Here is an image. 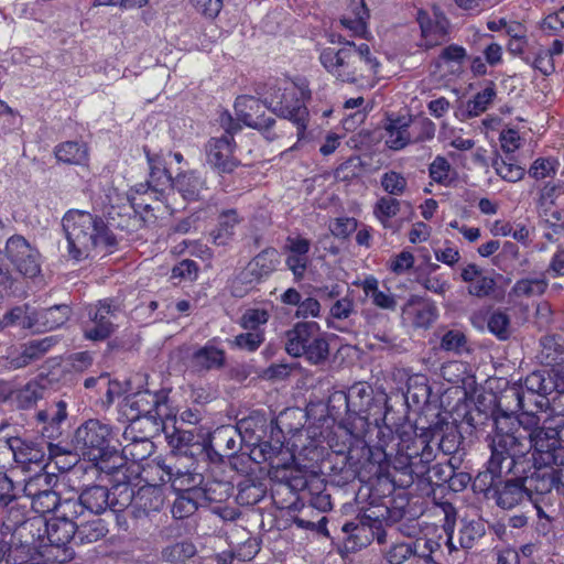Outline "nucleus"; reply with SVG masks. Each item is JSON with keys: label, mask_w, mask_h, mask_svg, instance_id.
Returning a JSON list of instances; mask_svg holds the SVG:
<instances>
[{"label": "nucleus", "mask_w": 564, "mask_h": 564, "mask_svg": "<svg viewBox=\"0 0 564 564\" xmlns=\"http://www.w3.org/2000/svg\"><path fill=\"white\" fill-rule=\"evenodd\" d=\"M55 313H59L63 316H69L72 314H74L72 308L66 304L53 305V306L43 308L42 311H37L35 307H33L29 304H25L23 306H18V307L12 308L11 311L7 312L3 317H12V318L36 317L37 315H43V314L53 315Z\"/></svg>", "instance_id": "nucleus-49"}, {"label": "nucleus", "mask_w": 564, "mask_h": 564, "mask_svg": "<svg viewBox=\"0 0 564 564\" xmlns=\"http://www.w3.org/2000/svg\"><path fill=\"white\" fill-rule=\"evenodd\" d=\"M549 286L545 273L535 278H525L518 280L511 289V293L517 297H531L542 295Z\"/></svg>", "instance_id": "nucleus-45"}, {"label": "nucleus", "mask_w": 564, "mask_h": 564, "mask_svg": "<svg viewBox=\"0 0 564 564\" xmlns=\"http://www.w3.org/2000/svg\"><path fill=\"white\" fill-rule=\"evenodd\" d=\"M495 431L492 435L507 434L517 440V445L523 447V455L529 457L532 448L536 453H545L542 435L545 436L544 424L540 426V417L531 412L523 411L519 417L502 412L494 420ZM535 455V453H533Z\"/></svg>", "instance_id": "nucleus-8"}, {"label": "nucleus", "mask_w": 564, "mask_h": 564, "mask_svg": "<svg viewBox=\"0 0 564 564\" xmlns=\"http://www.w3.org/2000/svg\"><path fill=\"white\" fill-rule=\"evenodd\" d=\"M57 482V476L46 469H37L35 474L24 481L23 492L30 500H33L41 494L54 488Z\"/></svg>", "instance_id": "nucleus-39"}, {"label": "nucleus", "mask_w": 564, "mask_h": 564, "mask_svg": "<svg viewBox=\"0 0 564 564\" xmlns=\"http://www.w3.org/2000/svg\"><path fill=\"white\" fill-rule=\"evenodd\" d=\"M489 447L491 454L485 469L480 470L471 482L474 492L482 494L487 499L491 498L498 480L506 471V465H509L519 445L512 435L499 434L490 436Z\"/></svg>", "instance_id": "nucleus-9"}, {"label": "nucleus", "mask_w": 564, "mask_h": 564, "mask_svg": "<svg viewBox=\"0 0 564 564\" xmlns=\"http://www.w3.org/2000/svg\"><path fill=\"white\" fill-rule=\"evenodd\" d=\"M173 467L171 486L174 491L203 495L200 485L204 481V477L200 473L195 471L192 463L184 465L181 459H176Z\"/></svg>", "instance_id": "nucleus-28"}, {"label": "nucleus", "mask_w": 564, "mask_h": 564, "mask_svg": "<svg viewBox=\"0 0 564 564\" xmlns=\"http://www.w3.org/2000/svg\"><path fill=\"white\" fill-rule=\"evenodd\" d=\"M434 424L442 425L438 434L433 438V442L437 441L438 449L445 455L456 454L463 443V435L457 426L451 425L440 417Z\"/></svg>", "instance_id": "nucleus-37"}, {"label": "nucleus", "mask_w": 564, "mask_h": 564, "mask_svg": "<svg viewBox=\"0 0 564 564\" xmlns=\"http://www.w3.org/2000/svg\"><path fill=\"white\" fill-rule=\"evenodd\" d=\"M263 105L258 98L252 96H239L235 101V112L238 121L245 126L259 131L269 132L275 123L274 118L267 117Z\"/></svg>", "instance_id": "nucleus-18"}, {"label": "nucleus", "mask_w": 564, "mask_h": 564, "mask_svg": "<svg viewBox=\"0 0 564 564\" xmlns=\"http://www.w3.org/2000/svg\"><path fill=\"white\" fill-rule=\"evenodd\" d=\"M378 284V280L373 275H369L360 283V286L376 306L383 310H394L397 306L394 296L390 292L379 290Z\"/></svg>", "instance_id": "nucleus-42"}, {"label": "nucleus", "mask_w": 564, "mask_h": 564, "mask_svg": "<svg viewBox=\"0 0 564 564\" xmlns=\"http://www.w3.org/2000/svg\"><path fill=\"white\" fill-rule=\"evenodd\" d=\"M200 497V494L177 492L171 508L173 518L181 520L193 516L198 509L197 499Z\"/></svg>", "instance_id": "nucleus-48"}, {"label": "nucleus", "mask_w": 564, "mask_h": 564, "mask_svg": "<svg viewBox=\"0 0 564 564\" xmlns=\"http://www.w3.org/2000/svg\"><path fill=\"white\" fill-rule=\"evenodd\" d=\"M381 186L390 196H400L404 194L408 182L404 176L394 171L386 172L381 176Z\"/></svg>", "instance_id": "nucleus-61"}, {"label": "nucleus", "mask_w": 564, "mask_h": 564, "mask_svg": "<svg viewBox=\"0 0 564 564\" xmlns=\"http://www.w3.org/2000/svg\"><path fill=\"white\" fill-rule=\"evenodd\" d=\"M330 42L339 47H325L319 62L326 72L343 84L359 88H372L378 80L380 62L367 43L356 44L341 35H332Z\"/></svg>", "instance_id": "nucleus-4"}, {"label": "nucleus", "mask_w": 564, "mask_h": 564, "mask_svg": "<svg viewBox=\"0 0 564 564\" xmlns=\"http://www.w3.org/2000/svg\"><path fill=\"white\" fill-rule=\"evenodd\" d=\"M452 166L446 158L437 155L433 162L430 164L429 173L430 177L442 185H447L451 182V173Z\"/></svg>", "instance_id": "nucleus-62"}, {"label": "nucleus", "mask_w": 564, "mask_h": 564, "mask_svg": "<svg viewBox=\"0 0 564 564\" xmlns=\"http://www.w3.org/2000/svg\"><path fill=\"white\" fill-rule=\"evenodd\" d=\"M46 382V376L41 373L18 389L15 392V401L18 406L23 410L35 406L37 401L43 399L45 394Z\"/></svg>", "instance_id": "nucleus-31"}, {"label": "nucleus", "mask_w": 564, "mask_h": 564, "mask_svg": "<svg viewBox=\"0 0 564 564\" xmlns=\"http://www.w3.org/2000/svg\"><path fill=\"white\" fill-rule=\"evenodd\" d=\"M165 496L162 487L141 486L134 497V511L135 518L149 517L152 513L160 512L164 506Z\"/></svg>", "instance_id": "nucleus-27"}, {"label": "nucleus", "mask_w": 564, "mask_h": 564, "mask_svg": "<svg viewBox=\"0 0 564 564\" xmlns=\"http://www.w3.org/2000/svg\"><path fill=\"white\" fill-rule=\"evenodd\" d=\"M274 505L281 510L299 511L293 522L297 528L316 531L327 538V518L322 516L317 521L313 518L332 509L330 495L322 479L305 481L300 492L290 482H280L272 489Z\"/></svg>", "instance_id": "nucleus-5"}, {"label": "nucleus", "mask_w": 564, "mask_h": 564, "mask_svg": "<svg viewBox=\"0 0 564 564\" xmlns=\"http://www.w3.org/2000/svg\"><path fill=\"white\" fill-rule=\"evenodd\" d=\"M386 145L394 151L404 149L411 142L410 120L405 118H389L384 126Z\"/></svg>", "instance_id": "nucleus-32"}, {"label": "nucleus", "mask_w": 564, "mask_h": 564, "mask_svg": "<svg viewBox=\"0 0 564 564\" xmlns=\"http://www.w3.org/2000/svg\"><path fill=\"white\" fill-rule=\"evenodd\" d=\"M269 319H240L243 328H251L252 332L242 333L236 336L235 343L238 347L249 351L257 350L264 340V334L259 327Z\"/></svg>", "instance_id": "nucleus-40"}, {"label": "nucleus", "mask_w": 564, "mask_h": 564, "mask_svg": "<svg viewBox=\"0 0 564 564\" xmlns=\"http://www.w3.org/2000/svg\"><path fill=\"white\" fill-rule=\"evenodd\" d=\"M47 543L44 545L43 555L53 563L63 564L74 557V551L68 545L72 540L76 542V522L53 516L48 520H42Z\"/></svg>", "instance_id": "nucleus-16"}, {"label": "nucleus", "mask_w": 564, "mask_h": 564, "mask_svg": "<svg viewBox=\"0 0 564 564\" xmlns=\"http://www.w3.org/2000/svg\"><path fill=\"white\" fill-rule=\"evenodd\" d=\"M401 207V202L392 196L380 197L375 207L373 215L384 228H391L390 219L394 217Z\"/></svg>", "instance_id": "nucleus-50"}, {"label": "nucleus", "mask_w": 564, "mask_h": 564, "mask_svg": "<svg viewBox=\"0 0 564 564\" xmlns=\"http://www.w3.org/2000/svg\"><path fill=\"white\" fill-rule=\"evenodd\" d=\"M496 97L495 84L492 82L481 91L477 93L473 100L467 102L469 116L477 117L488 109V106Z\"/></svg>", "instance_id": "nucleus-56"}, {"label": "nucleus", "mask_w": 564, "mask_h": 564, "mask_svg": "<svg viewBox=\"0 0 564 564\" xmlns=\"http://www.w3.org/2000/svg\"><path fill=\"white\" fill-rule=\"evenodd\" d=\"M242 220L235 208L221 210L216 227L209 232L212 243L218 247L229 246L235 239L236 228Z\"/></svg>", "instance_id": "nucleus-25"}, {"label": "nucleus", "mask_w": 564, "mask_h": 564, "mask_svg": "<svg viewBox=\"0 0 564 564\" xmlns=\"http://www.w3.org/2000/svg\"><path fill=\"white\" fill-rule=\"evenodd\" d=\"M236 143L230 135L212 138L206 144L207 163L220 173H231L239 161L234 156Z\"/></svg>", "instance_id": "nucleus-19"}, {"label": "nucleus", "mask_w": 564, "mask_h": 564, "mask_svg": "<svg viewBox=\"0 0 564 564\" xmlns=\"http://www.w3.org/2000/svg\"><path fill=\"white\" fill-rule=\"evenodd\" d=\"M35 535L32 534L31 541L24 540L21 541L20 545L8 550L7 563L11 564H45L41 562H29L28 557L31 551L34 549Z\"/></svg>", "instance_id": "nucleus-60"}, {"label": "nucleus", "mask_w": 564, "mask_h": 564, "mask_svg": "<svg viewBox=\"0 0 564 564\" xmlns=\"http://www.w3.org/2000/svg\"><path fill=\"white\" fill-rule=\"evenodd\" d=\"M109 532L107 522L101 518L76 522V543L88 544L104 539Z\"/></svg>", "instance_id": "nucleus-38"}, {"label": "nucleus", "mask_w": 564, "mask_h": 564, "mask_svg": "<svg viewBox=\"0 0 564 564\" xmlns=\"http://www.w3.org/2000/svg\"><path fill=\"white\" fill-rule=\"evenodd\" d=\"M197 550L193 542L181 541L166 545L161 551L162 560L169 563H184L186 560L193 557Z\"/></svg>", "instance_id": "nucleus-46"}, {"label": "nucleus", "mask_w": 564, "mask_h": 564, "mask_svg": "<svg viewBox=\"0 0 564 564\" xmlns=\"http://www.w3.org/2000/svg\"><path fill=\"white\" fill-rule=\"evenodd\" d=\"M174 459V456H170L167 458L150 459L141 464L139 477L145 482L144 486H151V484H153L154 486L161 487L164 484H171L174 470V462L172 460Z\"/></svg>", "instance_id": "nucleus-26"}, {"label": "nucleus", "mask_w": 564, "mask_h": 564, "mask_svg": "<svg viewBox=\"0 0 564 564\" xmlns=\"http://www.w3.org/2000/svg\"><path fill=\"white\" fill-rule=\"evenodd\" d=\"M350 11L354 18L343 17L340 24L351 32V35L366 37L368 33L367 19L369 18L368 9L364 0H350Z\"/></svg>", "instance_id": "nucleus-35"}, {"label": "nucleus", "mask_w": 564, "mask_h": 564, "mask_svg": "<svg viewBox=\"0 0 564 564\" xmlns=\"http://www.w3.org/2000/svg\"><path fill=\"white\" fill-rule=\"evenodd\" d=\"M448 473L438 480L446 482L448 488L454 492L463 491L468 485H471L473 478L470 474L465 471H456L454 467H447Z\"/></svg>", "instance_id": "nucleus-63"}, {"label": "nucleus", "mask_w": 564, "mask_h": 564, "mask_svg": "<svg viewBox=\"0 0 564 564\" xmlns=\"http://www.w3.org/2000/svg\"><path fill=\"white\" fill-rule=\"evenodd\" d=\"M296 87L275 88L267 98L268 108L281 118L290 120L296 127L297 140L301 141L308 123V110Z\"/></svg>", "instance_id": "nucleus-14"}, {"label": "nucleus", "mask_w": 564, "mask_h": 564, "mask_svg": "<svg viewBox=\"0 0 564 564\" xmlns=\"http://www.w3.org/2000/svg\"><path fill=\"white\" fill-rule=\"evenodd\" d=\"M39 322L40 319H0V329L19 326L24 329H30L32 333H44L61 327L63 324L57 323V319H44L42 324H39Z\"/></svg>", "instance_id": "nucleus-51"}, {"label": "nucleus", "mask_w": 564, "mask_h": 564, "mask_svg": "<svg viewBox=\"0 0 564 564\" xmlns=\"http://www.w3.org/2000/svg\"><path fill=\"white\" fill-rule=\"evenodd\" d=\"M496 173L507 182H518L523 178L525 171L520 165L505 160H496L492 164Z\"/></svg>", "instance_id": "nucleus-64"}, {"label": "nucleus", "mask_w": 564, "mask_h": 564, "mask_svg": "<svg viewBox=\"0 0 564 564\" xmlns=\"http://www.w3.org/2000/svg\"><path fill=\"white\" fill-rule=\"evenodd\" d=\"M198 435L193 431H185L176 429L175 432L170 435V445L174 448L172 456L176 459H188L192 460V465L195 464L194 455L197 452H202V444L198 441Z\"/></svg>", "instance_id": "nucleus-29"}, {"label": "nucleus", "mask_w": 564, "mask_h": 564, "mask_svg": "<svg viewBox=\"0 0 564 564\" xmlns=\"http://www.w3.org/2000/svg\"><path fill=\"white\" fill-rule=\"evenodd\" d=\"M390 432L388 441L379 437V446L372 447L375 462L371 465L379 464L381 458L376 455H382L383 459L392 463L394 469L400 470L411 478H421L430 470V464L435 458L433 448V438L438 434L442 425L431 424L427 427L410 423L399 424L394 432L388 426ZM370 465L365 463L356 468V474L362 467Z\"/></svg>", "instance_id": "nucleus-2"}, {"label": "nucleus", "mask_w": 564, "mask_h": 564, "mask_svg": "<svg viewBox=\"0 0 564 564\" xmlns=\"http://www.w3.org/2000/svg\"><path fill=\"white\" fill-rule=\"evenodd\" d=\"M367 500L369 509L384 519L387 523L400 521L406 513L409 501L402 494H395L394 480L389 476H378L368 487Z\"/></svg>", "instance_id": "nucleus-12"}, {"label": "nucleus", "mask_w": 564, "mask_h": 564, "mask_svg": "<svg viewBox=\"0 0 564 564\" xmlns=\"http://www.w3.org/2000/svg\"><path fill=\"white\" fill-rule=\"evenodd\" d=\"M205 180L195 171L178 173L171 187L176 189L185 200H198L206 188Z\"/></svg>", "instance_id": "nucleus-30"}, {"label": "nucleus", "mask_w": 564, "mask_h": 564, "mask_svg": "<svg viewBox=\"0 0 564 564\" xmlns=\"http://www.w3.org/2000/svg\"><path fill=\"white\" fill-rule=\"evenodd\" d=\"M79 498L85 511L95 516L104 513L110 506V492L105 486H89L80 492Z\"/></svg>", "instance_id": "nucleus-33"}, {"label": "nucleus", "mask_w": 564, "mask_h": 564, "mask_svg": "<svg viewBox=\"0 0 564 564\" xmlns=\"http://www.w3.org/2000/svg\"><path fill=\"white\" fill-rule=\"evenodd\" d=\"M281 257L275 248H265L253 257L243 270L230 281V292L236 297L245 296L256 283L270 276L279 267Z\"/></svg>", "instance_id": "nucleus-15"}, {"label": "nucleus", "mask_w": 564, "mask_h": 564, "mask_svg": "<svg viewBox=\"0 0 564 564\" xmlns=\"http://www.w3.org/2000/svg\"><path fill=\"white\" fill-rule=\"evenodd\" d=\"M420 540L401 541L392 543L384 552V558L389 564H403L412 556H417Z\"/></svg>", "instance_id": "nucleus-43"}, {"label": "nucleus", "mask_w": 564, "mask_h": 564, "mask_svg": "<svg viewBox=\"0 0 564 564\" xmlns=\"http://www.w3.org/2000/svg\"><path fill=\"white\" fill-rule=\"evenodd\" d=\"M236 436L237 431L232 426L221 427L214 433L213 443L224 451L226 456H230L239 449Z\"/></svg>", "instance_id": "nucleus-55"}, {"label": "nucleus", "mask_w": 564, "mask_h": 564, "mask_svg": "<svg viewBox=\"0 0 564 564\" xmlns=\"http://www.w3.org/2000/svg\"><path fill=\"white\" fill-rule=\"evenodd\" d=\"M59 502V495L52 488L31 500V508L34 512L45 516H55Z\"/></svg>", "instance_id": "nucleus-58"}, {"label": "nucleus", "mask_w": 564, "mask_h": 564, "mask_svg": "<svg viewBox=\"0 0 564 564\" xmlns=\"http://www.w3.org/2000/svg\"><path fill=\"white\" fill-rule=\"evenodd\" d=\"M67 419V403L63 400L48 405L46 409L36 413V421L42 424V437L44 453H46L45 469L54 463L59 471L68 470L72 463H66L62 458L70 453L59 444H54L48 440L57 438L61 435V424Z\"/></svg>", "instance_id": "nucleus-11"}, {"label": "nucleus", "mask_w": 564, "mask_h": 564, "mask_svg": "<svg viewBox=\"0 0 564 564\" xmlns=\"http://www.w3.org/2000/svg\"><path fill=\"white\" fill-rule=\"evenodd\" d=\"M113 427L97 419L80 424L74 434V448L100 473L113 475L121 471L122 457L116 446Z\"/></svg>", "instance_id": "nucleus-7"}, {"label": "nucleus", "mask_w": 564, "mask_h": 564, "mask_svg": "<svg viewBox=\"0 0 564 564\" xmlns=\"http://www.w3.org/2000/svg\"><path fill=\"white\" fill-rule=\"evenodd\" d=\"M63 230L68 245V254L80 261L96 251H109L117 239L105 220L89 212L72 209L62 219Z\"/></svg>", "instance_id": "nucleus-6"}, {"label": "nucleus", "mask_w": 564, "mask_h": 564, "mask_svg": "<svg viewBox=\"0 0 564 564\" xmlns=\"http://www.w3.org/2000/svg\"><path fill=\"white\" fill-rule=\"evenodd\" d=\"M435 123L426 117L410 121V137L412 143L432 140L435 137Z\"/></svg>", "instance_id": "nucleus-54"}, {"label": "nucleus", "mask_w": 564, "mask_h": 564, "mask_svg": "<svg viewBox=\"0 0 564 564\" xmlns=\"http://www.w3.org/2000/svg\"><path fill=\"white\" fill-rule=\"evenodd\" d=\"M343 402L346 417L321 431L318 446L327 448L322 458V469L332 476L348 481L356 476V468L373 463V449L364 436L371 424L380 426L386 420V406L373 397L372 388L366 382H356L347 391H336L329 402Z\"/></svg>", "instance_id": "nucleus-1"}, {"label": "nucleus", "mask_w": 564, "mask_h": 564, "mask_svg": "<svg viewBox=\"0 0 564 564\" xmlns=\"http://www.w3.org/2000/svg\"><path fill=\"white\" fill-rule=\"evenodd\" d=\"M83 330L86 339L101 341L107 339L115 328L110 319H88Z\"/></svg>", "instance_id": "nucleus-53"}, {"label": "nucleus", "mask_w": 564, "mask_h": 564, "mask_svg": "<svg viewBox=\"0 0 564 564\" xmlns=\"http://www.w3.org/2000/svg\"><path fill=\"white\" fill-rule=\"evenodd\" d=\"M54 155L58 162L70 165H84L88 161V149L85 143L65 141L54 148Z\"/></svg>", "instance_id": "nucleus-36"}, {"label": "nucleus", "mask_w": 564, "mask_h": 564, "mask_svg": "<svg viewBox=\"0 0 564 564\" xmlns=\"http://www.w3.org/2000/svg\"><path fill=\"white\" fill-rule=\"evenodd\" d=\"M267 494L261 482L243 480L238 486L237 501L241 506H254L260 502Z\"/></svg>", "instance_id": "nucleus-47"}, {"label": "nucleus", "mask_w": 564, "mask_h": 564, "mask_svg": "<svg viewBox=\"0 0 564 564\" xmlns=\"http://www.w3.org/2000/svg\"><path fill=\"white\" fill-rule=\"evenodd\" d=\"M545 453L553 457L551 451L556 446L564 448V412L556 413L544 421Z\"/></svg>", "instance_id": "nucleus-41"}, {"label": "nucleus", "mask_w": 564, "mask_h": 564, "mask_svg": "<svg viewBox=\"0 0 564 564\" xmlns=\"http://www.w3.org/2000/svg\"><path fill=\"white\" fill-rule=\"evenodd\" d=\"M535 460L534 454L530 457L523 455L522 446L516 449L491 494L490 499L499 508L511 510L532 498V494H551L556 482L554 469L549 464L536 465Z\"/></svg>", "instance_id": "nucleus-3"}, {"label": "nucleus", "mask_w": 564, "mask_h": 564, "mask_svg": "<svg viewBox=\"0 0 564 564\" xmlns=\"http://www.w3.org/2000/svg\"><path fill=\"white\" fill-rule=\"evenodd\" d=\"M285 249L289 252L285 264L296 280L303 279L310 263L311 241L303 237H288Z\"/></svg>", "instance_id": "nucleus-22"}, {"label": "nucleus", "mask_w": 564, "mask_h": 564, "mask_svg": "<svg viewBox=\"0 0 564 564\" xmlns=\"http://www.w3.org/2000/svg\"><path fill=\"white\" fill-rule=\"evenodd\" d=\"M358 514L354 520L346 521L340 531L341 542L346 552L354 553L368 546L375 539L379 544L386 541L384 519L375 514V510Z\"/></svg>", "instance_id": "nucleus-13"}, {"label": "nucleus", "mask_w": 564, "mask_h": 564, "mask_svg": "<svg viewBox=\"0 0 564 564\" xmlns=\"http://www.w3.org/2000/svg\"><path fill=\"white\" fill-rule=\"evenodd\" d=\"M225 360L226 356L223 349L207 344L194 351L191 358V364L195 370L204 371L221 368Z\"/></svg>", "instance_id": "nucleus-34"}, {"label": "nucleus", "mask_w": 564, "mask_h": 564, "mask_svg": "<svg viewBox=\"0 0 564 564\" xmlns=\"http://www.w3.org/2000/svg\"><path fill=\"white\" fill-rule=\"evenodd\" d=\"M486 533V525L481 519L463 520L458 531L459 546L464 550L471 549Z\"/></svg>", "instance_id": "nucleus-44"}, {"label": "nucleus", "mask_w": 564, "mask_h": 564, "mask_svg": "<svg viewBox=\"0 0 564 564\" xmlns=\"http://www.w3.org/2000/svg\"><path fill=\"white\" fill-rule=\"evenodd\" d=\"M137 424L138 422H132L123 432V437L131 442L126 444L121 452L119 451L120 456L122 457L121 470L126 467L128 460L132 463H141L147 459L152 451L153 443L147 435L139 436L133 434Z\"/></svg>", "instance_id": "nucleus-23"}, {"label": "nucleus", "mask_w": 564, "mask_h": 564, "mask_svg": "<svg viewBox=\"0 0 564 564\" xmlns=\"http://www.w3.org/2000/svg\"><path fill=\"white\" fill-rule=\"evenodd\" d=\"M417 21L427 47L438 45L445 40L448 20L441 11L434 10L433 17L424 11H419Z\"/></svg>", "instance_id": "nucleus-24"}, {"label": "nucleus", "mask_w": 564, "mask_h": 564, "mask_svg": "<svg viewBox=\"0 0 564 564\" xmlns=\"http://www.w3.org/2000/svg\"><path fill=\"white\" fill-rule=\"evenodd\" d=\"M2 527L1 533L3 535L11 534L12 538L19 535L23 536V532H33L34 529L37 531L36 539H41V519H28L25 507L11 506L6 510V514L1 519Z\"/></svg>", "instance_id": "nucleus-21"}, {"label": "nucleus", "mask_w": 564, "mask_h": 564, "mask_svg": "<svg viewBox=\"0 0 564 564\" xmlns=\"http://www.w3.org/2000/svg\"><path fill=\"white\" fill-rule=\"evenodd\" d=\"M143 150L150 172L147 184H140L137 192L145 193L148 189H151L158 195H163V193L172 186L174 180L167 171L162 155L151 153L147 147H144Z\"/></svg>", "instance_id": "nucleus-20"}, {"label": "nucleus", "mask_w": 564, "mask_h": 564, "mask_svg": "<svg viewBox=\"0 0 564 564\" xmlns=\"http://www.w3.org/2000/svg\"><path fill=\"white\" fill-rule=\"evenodd\" d=\"M36 249L22 235H12L7 239L4 251L12 264L25 258L26 254Z\"/></svg>", "instance_id": "nucleus-52"}, {"label": "nucleus", "mask_w": 564, "mask_h": 564, "mask_svg": "<svg viewBox=\"0 0 564 564\" xmlns=\"http://www.w3.org/2000/svg\"><path fill=\"white\" fill-rule=\"evenodd\" d=\"M12 452L14 462L25 470L45 469L46 453H44L43 437L26 440L19 436L0 434Z\"/></svg>", "instance_id": "nucleus-17"}, {"label": "nucleus", "mask_w": 564, "mask_h": 564, "mask_svg": "<svg viewBox=\"0 0 564 564\" xmlns=\"http://www.w3.org/2000/svg\"><path fill=\"white\" fill-rule=\"evenodd\" d=\"M84 513L85 509L84 506L82 505L79 496L76 498L72 497L67 499H62L59 497L58 507L55 512L56 517L64 520H69L72 522H77L76 520L80 516H84Z\"/></svg>", "instance_id": "nucleus-57"}, {"label": "nucleus", "mask_w": 564, "mask_h": 564, "mask_svg": "<svg viewBox=\"0 0 564 564\" xmlns=\"http://www.w3.org/2000/svg\"><path fill=\"white\" fill-rule=\"evenodd\" d=\"M285 350L293 357H304L312 365L324 362L329 354L328 343L314 321H302L286 332Z\"/></svg>", "instance_id": "nucleus-10"}, {"label": "nucleus", "mask_w": 564, "mask_h": 564, "mask_svg": "<svg viewBox=\"0 0 564 564\" xmlns=\"http://www.w3.org/2000/svg\"><path fill=\"white\" fill-rule=\"evenodd\" d=\"M58 343L57 336H46L33 339L22 345L33 362L40 360L52 347Z\"/></svg>", "instance_id": "nucleus-59"}]
</instances>
